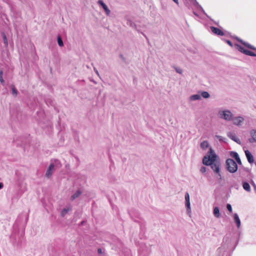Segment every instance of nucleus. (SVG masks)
Returning a JSON list of instances; mask_svg holds the SVG:
<instances>
[{"instance_id":"9b49d317","label":"nucleus","mask_w":256,"mask_h":256,"mask_svg":"<svg viewBox=\"0 0 256 256\" xmlns=\"http://www.w3.org/2000/svg\"><path fill=\"white\" fill-rule=\"evenodd\" d=\"M244 153L248 162L252 164L254 162V158L252 153L248 150H244Z\"/></svg>"},{"instance_id":"393cba45","label":"nucleus","mask_w":256,"mask_h":256,"mask_svg":"<svg viewBox=\"0 0 256 256\" xmlns=\"http://www.w3.org/2000/svg\"><path fill=\"white\" fill-rule=\"evenodd\" d=\"M54 164V167L60 168L62 166L60 161L58 159H54V160H52Z\"/></svg>"},{"instance_id":"aec40b11","label":"nucleus","mask_w":256,"mask_h":256,"mask_svg":"<svg viewBox=\"0 0 256 256\" xmlns=\"http://www.w3.org/2000/svg\"><path fill=\"white\" fill-rule=\"evenodd\" d=\"M12 93V95L16 97L18 94V90L13 84L11 85Z\"/></svg>"},{"instance_id":"f257e3e1","label":"nucleus","mask_w":256,"mask_h":256,"mask_svg":"<svg viewBox=\"0 0 256 256\" xmlns=\"http://www.w3.org/2000/svg\"><path fill=\"white\" fill-rule=\"evenodd\" d=\"M202 164L206 166H210L212 170L221 166L220 159L212 148H210L207 154L204 156Z\"/></svg>"},{"instance_id":"a878e982","label":"nucleus","mask_w":256,"mask_h":256,"mask_svg":"<svg viewBox=\"0 0 256 256\" xmlns=\"http://www.w3.org/2000/svg\"><path fill=\"white\" fill-rule=\"evenodd\" d=\"M201 96L204 98H208L210 97V94L208 92L204 91L201 92L200 97Z\"/></svg>"},{"instance_id":"c9c22d12","label":"nucleus","mask_w":256,"mask_h":256,"mask_svg":"<svg viewBox=\"0 0 256 256\" xmlns=\"http://www.w3.org/2000/svg\"><path fill=\"white\" fill-rule=\"evenodd\" d=\"M224 41L231 47H232L233 46V44L232 43V42L230 40H225Z\"/></svg>"},{"instance_id":"473e14b6","label":"nucleus","mask_w":256,"mask_h":256,"mask_svg":"<svg viewBox=\"0 0 256 256\" xmlns=\"http://www.w3.org/2000/svg\"><path fill=\"white\" fill-rule=\"evenodd\" d=\"M173 68H174V69L175 70L176 72L177 73L180 74H182V73L183 71L182 68L176 67V66H173Z\"/></svg>"},{"instance_id":"9d476101","label":"nucleus","mask_w":256,"mask_h":256,"mask_svg":"<svg viewBox=\"0 0 256 256\" xmlns=\"http://www.w3.org/2000/svg\"><path fill=\"white\" fill-rule=\"evenodd\" d=\"M210 28L214 34L217 36H222L224 35V32L220 28L212 26L210 27Z\"/></svg>"},{"instance_id":"a19ab883","label":"nucleus","mask_w":256,"mask_h":256,"mask_svg":"<svg viewBox=\"0 0 256 256\" xmlns=\"http://www.w3.org/2000/svg\"><path fill=\"white\" fill-rule=\"evenodd\" d=\"M242 168L246 172H250V170L248 168H245L243 166H242Z\"/></svg>"},{"instance_id":"c85d7f7f","label":"nucleus","mask_w":256,"mask_h":256,"mask_svg":"<svg viewBox=\"0 0 256 256\" xmlns=\"http://www.w3.org/2000/svg\"><path fill=\"white\" fill-rule=\"evenodd\" d=\"M190 1L192 3V4L198 9L200 7V5L198 4V2L196 1V0H190Z\"/></svg>"},{"instance_id":"79ce46f5","label":"nucleus","mask_w":256,"mask_h":256,"mask_svg":"<svg viewBox=\"0 0 256 256\" xmlns=\"http://www.w3.org/2000/svg\"><path fill=\"white\" fill-rule=\"evenodd\" d=\"M185 200H190V195L188 192H186L185 194Z\"/></svg>"},{"instance_id":"5701e85b","label":"nucleus","mask_w":256,"mask_h":256,"mask_svg":"<svg viewBox=\"0 0 256 256\" xmlns=\"http://www.w3.org/2000/svg\"><path fill=\"white\" fill-rule=\"evenodd\" d=\"M230 156L234 158L235 160L238 159V158L239 157V155L238 152L234 151L230 152Z\"/></svg>"},{"instance_id":"0eeeda50","label":"nucleus","mask_w":256,"mask_h":256,"mask_svg":"<svg viewBox=\"0 0 256 256\" xmlns=\"http://www.w3.org/2000/svg\"><path fill=\"white\" fill-rule=\"evenodd\" d=\"M54 170V164L52 162L49 165L46 173V176L48 178H50Z\"/></svg>"},{"instance_id":"864d4df0","label":"nucleus","mask_w":256,"mask_h":256,"mask_svg":"<svg viewBox=\"0 0 256 256\" xmlns=\"http://www.w3.org/2000/svg\"><path fill=\"white\" fill-rule=\"evenodd\" d=\"M26 222L27 220H28V216H26Z\"/></svg>"},{"instance_id":"8fccbe9b","label":"nucleus","mask_w":256,"mask_h":256,"mask_svg":"<svg viewBox=\"0 0 256 256\" xmlns=\"http://www.w3.org/2000/svg\"><path fill=\"white\" fill-rule=\"evenodd\" d=\"M94 72H96V73L98 75V70L96 68H94Z\"/></svg>"},{"instance_id":"7c9ffc66","label":"nucleus","mask_w":256,"mask_h":256,"mask_svg":"<svg viewBox=\"0 0 256 256\" xmlns=\"http://www.w3.org/2000/svg\"><path fill=\"white\" fill-rule=\"evenodd\" d=\"M2 36L3 41H4V44H5L6 46H8V39H7L6 35L5 34L4 32L2 33Z\"/></svg>"},{"instance_id":"49530a36","label":"nucleus","mask_w":256,"mask_h":256,"mask_svg":"<svg viewBox=\"0 0 256 256\" xmlns=\"http://www.w3.org/2000/svg\"><path fill=\"white\" fill-rule=\"evenodd\" d=\"M174 2H175L177 6H179L178 0H172Z\"/></svg>"},{"instance_id":"f03ea898","label":"nucleus","mask_w":256,"mask_h":256,"mask_svg":"<svg viewBox=\"0 0 256 256\" xmlns=\"http://www.w3.org/2000/svg\"><path fill=\"white\" fill-rule=\"evenodd\" d=\"M226 168L229 172L234 174L237 172L238 166L233 159L228 158L226 160Z\"/></svg>"},{"instance_id":"39448f33","label":"nucleus","mask_w":256,"mask_h":256,"mask_svg":"<svg viewBox=\"0 0 256 256\" xmlns=\"http://www.w3.org/2000/svg\"><path fill=\"white\" fill-rule=\"evenodd\" d=\"M219 114L220 118L228 121L232 120L233 117L232 114L228 110L220 112Z\"/></svg>"},{"instance_id":"ddd939ff","label":"nucleus","mask_w":256,"mask_h":256,"mask_svg":"<svg viewBox=\"0 0 256 256\" xmlns=\"http://www.w3.org/2000/svg\"><path fill=\"white\" fill-rule=\"evenodd\" d=\"M220 167L221 166H218V168H216L213 170L214 172L216 173L217 175L216 178L219 183H220V182L222 180V176L220 172Z\"/></svg>"},{"instance_id":"cd10ccee","label":"nucleus","mask_w":256,"mask_h":256,"mask_svg":"<svg viewBox=\"0 0 256 256\" xmlns=\"http://www.w3.org/2000/svg\"><path fill=\"white\" fill-rule=\"evenodd\" d=\"M0 82L3 86H5L6 83L3 78V71L2 70H0Z\"/></svg>"},{"instance_id":"2eb2a0df","label":"nucleus","mask_w":256,"mask_h":256,"mask_svg":"<svg viewBox=\"0 0 256 256\" xmlns=\"http://www.w3.org/2000/svg\"><path fill=\"white\" fill-rule=\"evenodd\" d=\"M233 216H234V222L236 223V224L237 228H240V219L239 218L238 214H237L235 213L234 214Z\"/></svg>"},{"instance_id":"a211bd4d","label":"nucleus","mask_w":256,"mask_h":256,"mask_svg":"<svg viewBox=\"0 0 256 256\" xmlns=\"http://www.w3.org/2000/svg\"><path fill=\"white\" fill-rule=\"evenodd\" d=\"M242 185L243 188L245 190L248 192H250V190H251L250 186L248 182H243L242 183Z\"/></svg>"},{"instance_id":"e433bc0d","label":"nucleus","mask_w":256,"mask_h":256,"mask_svg":"<svg viewBox=\"0 0 256 256\" xmlns=\"http://www.w3.org/2000/svg\"><path fill=\"white\" fill-rule=\"evenodd\" d=\"M119 57L122 59V61L124 62H126V58L124 57V55L122 54H119Z\"/></svg>"},{"instance_id":"f8f14e48","label":"nucleus","mask_w":256,"mask_h":256,"mask_svg":"<svg viewBox=\"0 0 256 256\" xmlns=\"http://www.w3.org/2000/svg\"><path fill=\"white\" fill-rule=\"evenodd\" d=\"M228 137H229L231 140L236 142L237 144H240V140L236 136V134L232 132H228L227 134Z\"/></svg>"},{"instance_id":"20e7f679","label":"nucleus","mask_w":256,"mask_h":256,"mask_svg":"<svg viewBox=\"0 0 256 256\" xmlns=\"http://www.w3.org/2000/svg\"><path fill=\"white\" fill-rule=\"evenodd\" d=\"M234 46L239 52L246 55L251 56H256V54L255 52L248 50L245 49L243 46L238 44H235Z\"/></svg>"},{"instance_id":"4468645a","label":"nucleus","mask_w":256,"mask_h":256,"mask_svg":"<svg viewBox=\"0 0 256 256\" xmlns=\"http://www.w3.org/2000/svg\"><path fill=\"white\" fill-rule=\"evenodd\" d=\"M244 119L242 116H237L234 119V124L235 125H241V124L244 121Z\"/></svg>"},{"instance_id":"5fc2aeb1","label":"nucleus","mask_w":256,"mask_h":256,"mask_svg":"<svg viewBox=\"0 0 256 256\" xmlns=\"http://www.w3.org/2000/svg\"><path fill=\"white\" fill-rule=\"evenodd\" d=\"M185 5H186V6H188V2L185 3Z\"/></svg>"},{"instance_id":"58836bf2","label":"nucleus","mask_w":256,"mask_h":256,"mask_svg":"<svg viewBox=\"0 0 256 256\" xmlns=\"http://www.w3.org/2000/svg\"><path fill=\"white\" fill-rule=\"evenodd\" d=\"M206 170H207L206 168L204 166H202V167H201V168L200 169V172L202 173H204V172H206Z\"/></svg>"},{"instance_id":"7ed1b4c3","label":"nucleus","mask_w":256,"mask_h":256,"mask_svg":"<svg viewBox=\"0 0 256 256\" xmlns=\"http://www.w3.org/2000/svg\"><path fill=\"white\" fill-rule=\"evenodd\" d=\"M28 136H22L18 138H14L13 142L16 146H23L27 143L28 142Z\"/></svg>"},{"instance_id":"b1692460","label":"nucleus","mask_w":256,"mask_h":256,"mask_svg":"<svg viewBox=\"0 0 256 256\" xmlns=\"http://www.w3.org/2000/svg\"><path fill=\"white\" fill-rule=\"evenodd\" d=\"M190 99L192 100H199L201 99L200 95L196 94H193L190 96Z\"/></svg>"},{"instance_id":"3c124183","label":"nucleus","mask_w":256,"mask_h":256,"mask_svg":"<svg viewBox=\"0 0 256 256\" xmlns=\"http://www.w3.org/2000/svg\"><path fill=\"white\" fill-rule=\"evenodd\" d=\"M248 140H249V142H252L254 140L253 138H249Z\"/></svg>"},{"instance_id":"dca6fc26","label":"nucleus","mask_w":256,"mask_h":256,"mask_svg":"<svg viewBox=\"0 0 256 256\" xmlns=\"http://www.w3.org/2000/svg\"><path fill=\"white\" fill-rule=\"evenodd\" d=\"M82 194V191L80 190H78L71 196L70 200H74L76 198H78Z\"/></svg>"},{"instance_id":"de8ad7c7","label":"nucleus","mask_w":256,"mask_h":256,"mask_svg":"<svg viewBox=\"0 0 256 256\" xmlns=\"http://www.w3.org/2000/svg\"><path fill=\"white\" fill-rule=\"evenodd\" d=\"M4 184L2 182H0V190L3 188Z\"/></svg>"},{"instance_id":"c756f323","label":"nucleus","mask_w":256,"mask_h":256,"mask_svg":"<svg viewBox=\"0 0 256 256\" xmlns=\"http://www.w3.org/2000/svg\"><path fill=\"white\" fill-rule=\"evenodd\" d=\"M128 24L131 26L132 28H134V29L136 30V25L135 23H134L132 20H128Z\"/></svg>"},{"instance_id":"1a4fd4ad","label":"nucleus","mask_w":256,"mask_h":256,"mask_svg":"<svg viewBox=\"0 0 256 256\" xmlns=\"http://www.w3.org/2000/svg\"><path fill=\"white\" fill-rule=\"evenodd\" d=\"M237 40L246 48L256 52V48L252 46V44H250L249 43L244 41L240 39L239 38H238Z\"/></svg>"},{"instance_id":"6e6d98bb","label":"nucleus","mask_w":256,"mask_h":256,"mask_svg":"<svg viewBox=\"0 0 256 256\" xmlns=\"http://www.w3.org/2000/svg\"><path fill=\"white\" fill-rule=\"evenodd\" d=\"M194 14H195L196 16H197V14H196L195 12H194Z\"/></svg>"},{"instance_id":"a18cd8bd","label":"nucleus","mask_w":256,"mask_h":256,"mask_svg":"<svg viewBox=\"0 0 256 256\" xmlns=\"http://www.w3.org/2000/svg\"><path fill=\"white\" fill-rule=\"evenodd\" d=\"M86 221L85 220H82V221L80 224H79V226H84V224H86Z\"/></svg>"},{"instance_id":"6ab92c4d","label":"nucleus","mask_w":256,"mask_h":256,"mask_svg":"<svg viewBox=\"0 0 256 256\" xmlns=\"http://www.w3.org/2000/svg\"><path fill=\"white\" fill-rule=\"evenodd\" d=\"M209 146V144L206 140H204L200 143V146L202 150H206Z\"/></svg>"},{"instance_id":"72a5a7b5","label":"nucleus","mask_w":256,"mask_h":256,"mask_svg":"<svg viewBox=\"0 0 256 256\" xmlns=\"http://www.w3.org/2000/svg\"><path fill=\"white\" fill-rule=\"evenodd\" d=\"M226 207L227 210H228V211L230 212H232V206L230 204H227L226 206Z\"/></svg>"},{"instance_id":"f704fd0d","label":"nucleus","mask_w":256,"mask_h":256,"mask_svg":"<svg viewBox=\"0 0 256 256\" xmlns=\"http://www.w3.org/2000/svg\"><path fill=\"white\" fill-rule=\"evenodd\" d=\"M235 160H236L235 162H236L238 165V164L239 166H242V161L240 160V156L238 158V159H236Z\"/></svg>"},{"instance_id":"603ef678","label":"nucleus","mask_w":256,"mask_h":256,"mask_svg":"<svg viewBox=\"0 0 256 256\" xmlns=\"http://www.w3.org/2000/svg\"><path fill=\"white\" fill-rule=\"evenodd\" d=\"M234 38L236 40H238V36H234Z\"/></svg>"},{"instance_id":"37998d69","label":"nucleus","mask_w":256,"mask_h":256,"mask_svg":"<svg viewBox=\"0 0 256 256\" xmlns=\"http://www.w3.org/2000/svg\"><path fill=\"white\" fill-rule=\"evenodd\" d=\"M252 186H254V190L256 193V184H255V183L254 182H252Z\"/></svg>"},{"instance_id":"6e6552de","label":"nucleus","mask_w":256,"mask_h":256,"mask_svg":"<svg viewBox=\"0 0 256 256\" xmlns=\"http://www.w3.org/2000/svg\"><path fill=\"white\" fill-rule=\"evenodd\" d=\"M98 4L102 8L106 16H109L110 14V10L108 8L106 4L104 3L102 0H98Z\"/></svg>"},{"instance_id":"4c0bfd02","label":"nucleus","mask_w":256,"mask_h":256,"mask_svg":"<svg viewBox=\"0 0 256 256\" xmlns=\"http://www.w3.org/2000/svg\"><path fill=\"white\" fill-rule=\"evenodd\" d=\"M198 10H200L204 15H206L208 18H209V16L207 15V14L206 13V12H204V10L203 9V8L202 7V6H200V7L198 8Z\"/></svg>"},{"instance_id":"423d86ee","label":"nucleus","mask_w":256,"mask_h":256,"mask_svg":"<svg viewBox=\"0 0 256 256\" xmlns=\"http://www.w3.org/2000/svg\"><path fill=\"white\" fill-rule=\"evenodd\" d=\"M129 215L132 220H133L134 222H136V220H134V218H140V212L136 210H131L128 212Z\"/></svg>"},{"instance_id":"412c9836","label":"nucleus","mask_w":256,"mask_h":256,"mask_svg":"<svg viewBox=\"0 0 256 256\" xmlns=\"http://www.w3.org/2000/svg\"><path fill=\"white\" fill-rule=\"evenodd\" d=\"M185 206L188 213H190L191 212L190 200H185Z\"/></svg>"},{"instance_id":"c03bdc74","label":"nucleus","mask_w":256,"mask_h":256,"mask_svg":"<svg viewBox=\"0 0 256 256\" xmlns=\"http://www.w3.org/2000/svg\"><path fill=\"white\" fill-rule=\"evenodd\" d=\"M98 254H103L102 250L100 248H99L98 249Z\"/></svg>"},{"instance_id":"2f4dec72","label":"nucleus","mask_w":256,"mask_h":256,"mask_svg":"<svg viewBox=\"0 0 256 256\" xmlns=\"http://www.w3.org/2000/svg\"><path fill=\"white\" fill-rule=\"evenodd\" d=\"M250 135L254 138V140L256 142V130H252L250 131Z\"/></svg>"},{"instance_id":"bb28decb","label":"nucleus","mask_w":256,"mask_h":256,"mask_svg":"<svg viewBox=\"0 0 256 256\" xmlns=\"http://www.w3.org/2000/svg\"><path fill=\"white\" fill-rule=\"evenodd\" d=\"M71 210V208H64L61 212V216L62 217H64L66 214L68 213V211Z\"/></svg>"},{"instance_id":"ea45409f","label":"nucleus","mask_w":256,"mask_h":256,"mask_svg":"<svg viewBox=\"0 0 256 256\" xmlns=\"http://www.w3.org/2000/svg\"><path fill=\"white\" fill-rule=\"evenodd\" d=\"M216 138L218 139V140L220 141V142H224V138H223L222 136H216Z\"/></svg>"},{"instance_id":"4be33fe9","label":"nucleus","mask_w":256,"mask_h":256,"mask_svg":"<svg viewBox=\"0 0 256 256\" xmlns=\"http://www.w3.org/2000/svg\"><path fill=\"white\" fill-rule=\"evenodd\" d=\"M57 42L58 46L60 47H62L64 46V42L62 39L60 35H58L57 36Z\"/></svg>"},{"instance_id":"f3484780","label":"nucleus","mask_w":256,"mask_h":256,"mask_svg":"<svg viewBox=\"0 0 256 256\" xmlns=\"http://www.w3.org/2000/svg\"><path fill=\"white\" fill-rule=\"evenodd\" d=\"M213 214L215 217L220 218L221 216L220 208L218 206H215L214 208Z\"/></svg>"},{"instance_id":"09e8293b","label":"nucleus","mask_w":256,"mask_h":256,"mask_svg":"<svg viewBox=\"0 0 256 256\" xmlns=\"http://www.w3.org/2000/svg\"><path fill=\"white\" fill-rule=\"evenodd\" d=\"M142 33V34L146 38V39L148 40V38H147V36L145 35L142 32H140Z\"/></svg>"}]
</instances>
